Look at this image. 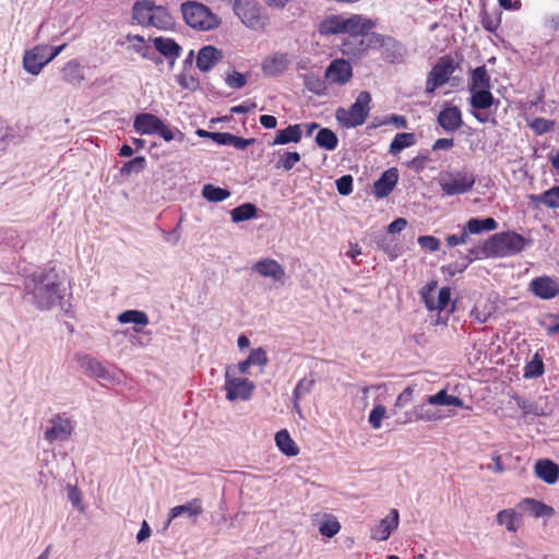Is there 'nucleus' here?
<instances>
[{"mask_svg": "<svg viewBox=\"0 0 559 559\" xmlns=\"http://www.w3.org/2000/svg\"><path fill=\"white\" fill-rule=\"evenodd\" d=\"M427 403L430 405H451L456 407H465L464 401L459 396L448 394L447 390H440L433 395L427 397Z\"/></svg>", "mask_w": 559, "mask_h": 559, "instance_id": "37", "label": "nucleus"}, {"mask_svg": "<svg viewBox=\"0 0 559 559\" xmlns=\"http://www.w3.org/2000/svg\"><path fill=\"white\" fill-rule=\"evenodd\" d=\"M498 224L492 217H487L484 219L479 218H471L463 226L467 235L479 234L484 230L491 231L497 228Z\"/></svg>", "mask_w": 559, "mask_h": 559, "instance_id": "34", "label": "nucleus"}, {"mask_svg": "<svg viewBox=\"0 0 559 559\" xmlns=\"http://www.w3.org/2000/svg\"><path fill=\"white\" fill-rule=\"evenodd\" d=\"M478 249L474 248L468 251V254L465 255L461 262H452L441 267L442 272L454 276L457 273H462L466 270L471 262L477 259Z\"/></svg>", "mask_w": 559, "mask_h": 559, "instance_id": "38", "label": "nucleus"}, {"mask_svg": "<svg viewBox=\"0 0 559 559\" xmlns=\"http://www.w3.org/2000/svg\"><path fill=\"white\" fill-rule=\"evenodd\" d=\"M302 136L300 124H290L285 129L278 130L272 142V145H284L290 142L298 143Z\"/></svg>", "mask_w": 559, "mask_h": 559, "instance_id": "30", "label": "nucleus"}, {"mask_svg": "<svg viewBox=\"0 0 559 559\" xmlns=\"http://www.w3.org/2000/svg\"><path fill=\"white\" fill-rule=\"evenodd\" d=\"M521 506L526 507L535 518L551 516L554 514V509L551 507L532 498H525L522 500Z\"/></svg>", "mask_w": 559, "mask_h": 559, "instance_id": "39", "label": "nucleus"}, {"mask_svg": "<svg viewBox=\"0 0 559 559\" xmlns=\"http://www.w3.org/2000/svg\"><path fill=\"white\" fill-rule=\"evenodd\" d=\"M176 133L182 139L183 134L179 130H173L162 121V126L158 127L156 134L163 138L166 142H170L175 139Z\"/></svg>", "mask_w": 559, "mask_h": 559, "instance_id": "60", "label": "nucleus"}, {"mask_svg": "<svg viewBox=\"0 0 559 559\" xmlns=\"http://www.w3.org/2000/svg\"><path fill=\"white\" fill-rule=\"evenodd\" d=\"M252 270L263 277H271L277 282H283L285 278L284 267L273 259L259 260L253 264Z\"/></svg>", "mask_w": 559, "mask_h": 559, "instance_id": "18", "label": "nucleus"}, {"mask_svg": "<svg viewBox=\"0 0 559 559\" xmlns=\"http://www.w3.org/2000/svg\"><path fill=\"white\" fill-rule=\"evenodd\" d=\"M469 92V104L476 110L489 109L495 103V97L490 90H474Z\"/></svg>", "mask_w": 559, "mask_h": 559, "instance_id": "32", "label": "nucleus"}, {"mask_svg": "<svg viewBox=\"0 0 559 559\" xmlns=\"http://www.w3.org/2000/svg\"><path fill=\"white\" fill-rule=\"evenodd\" d=\"M203 513L201 499L194 498L186 504L176 506L169 510L168 523L181 514H187L188 518L194 523L197 518Z\"/></svg>", "mask_w": 559, "mask_h": 559, "instance_id": "24", "label": "nucleus"}, {"mask_svg": "<svg viewBox=\"0 0 559 559\" xmlns=\"http://www.w3.org/2000/svg\"><path fill=\"white\" fill-rule=\"evenodd\" d=\"M440 419H442V416L438 411L427 408L424 404H420L413 407L409 418L405 421H437Z\"/></svg>", "mask_w": 559, "mask_h": 559, "instance_id": "35", "label": "nucleus"}, {"mask_svg": "<svg viewBox=\"0 0 559 559\" xmlns=\"http://www.w3.org/2000/svg\"><path fill=\"white\" fill-rule=\"evenodd\" d=\"M544 362L536 354L534 358L528 361L524 367V377L525 378H538L544 373Z\"/></svg>", "mask_w": 559, "mask_h": 559, "instance_id": "48", "label": "nucleus"}, {"mask_svg": "<svg viewBox=\"0 0 559 559\" xmlns=\"http://www.w3.org/2000/svg\"><path fill=\"white\" fill-rule=\"evenodd\" d=\"M235 14L250 29L263 31L269 25V15L255 0H242Z\"/></svg>", "mask_w": 559, "mask_h": 559, "instance_id": "7", "label": "nucleus"}, {"mask_svg": "<svg viewBox=\"0 0 559 559\" xmlns=\"http://www.w3.org/2000/svg\"><path fill=\"white\" fill-rule=\"evenodd\" d=\"M519 521V514L513 509H504L498 512L497 522L500 525H504L508 531H516V522Z\"/></svg>", "mask_w": 559, "mask_h": 559, "instance_id": "46", "label": "nucleus"}, {"mask_svg": "<svg viewBox=\"0 0 559 559\" xmlns=\"http://www.w3.org/2000/svg\"><path fill=\"white\" fill-rule=\"evenodd\" d=\"M257 213L258 209L254 204L243 203L231 210L230 215L234 223H240L255 217Z\"/></svg>", "mask_w": 559, "mask_h": 559, "instance_id": "41", "label": "nucleus"}, {"mask_svg": "<svg viewBox=\"0 0 559 559\" xmlns=\"http://www.w3.org/2000/svg\"><path fill=\"white\" fill-rule=\"evenodd\" d=\"M202 195L210 202H222L230 195V191L207 183L203 186Z\"/></svg>", "mask_w": 559, "mask_h": 559, "instance_id": "44", "label": "nucleus"}, {"mask_svg": "<svg viewBox=\"0 0 559 559\" xmlns=\"http://www.w3.org/2000/svg\"><path fill=\"white\" fill-rule=\"evenodd\" d=\"M399 180V171L396 168L385 170L381 177L373 183L372 193L376 198L382 199L388 197L395 188Z\"/></svg>", "mask_w": 559, "mask_h": 559, "instance_id": "14", "label": "nucleus"}, {"mask_svg": "<svg viewBox=\"0 0 559 559\" xmlns=\"http://www.w3.org/2000/svg\"><path fill=\"white\" fill-rule=\"evenodd\" d=\"M531 242L515 231H502L490 236L481 250L486 258H506L521 253Z\"/></svg>", "mask_w": 559, "mask_h": 559, "instance_id": "1", "label": "nucleus"}, {"mask_svg": "<svg viewBox=\"0 0 559 559\" xmlns=\"http://www.w3.org/2000/svg\"><path fill=\"white\" fill-rule=\"evenodd\" d=\"M555 122L545 118H535L531 123V129L536 134H544L554 129Z\"/></svg>", "mask_w": 559, "mask_h": 559, "instance_id": "52", "label": "nucleus"}, {"mask_svg": "<svg viewBox=\"0 0 559 559\" xmlns=\"http://www.w3.org/2000/svg\"><path fill=\"white\" fill-rule=\"evenodd\" d=\"M50 427L45 431V439L48 442L68 440L73 431L72 421L61 415H56L49 420Z\"/></svg>", "mask_w": 559, "mask_h": 559, "instance_id": "12", "label": "nucleus"}, {"mask_svg": "<svg viewBox=\"0 0 559 559\" xmlns=\"http://www.w3.org/2000/svg\"><path fill=\"white\" fill-rule=\"evenodd\" d=\"M75 360L86 374L96 378H104L106 369L96 358L87 354H76Z\"/></svg>", "mask_w": 559, "mask_h": 559, "instance_id": "26", "label": "nucleus"}, {"mask_svg": "<svg viewBox=\"0 0 559 559\" xmlns=\"http://www.w3.org/2000/svg\"><path fill=\"white\" fill-rule=\"evenodd\" d=\"M316 381L314 379H300L294 390V393H293V397H294V406L295 408L299 412L300 411V407H299V401L300 399L309 393L313 385H314Z\"/></svg>", "mask_w": 559, "mask_h": 559, "instance_id": "47", "label": "nucleus"}, {"mask_svg": "<svg viewBox=\"0 0 559 559\" xmlns=\"http://www.w3.org/2000/svg\"><path fill=\"white\" fill-rule=\"evenodd\" d=\"M548 319L549 323L545 324V330L548 336H554L559 334V313L558 314H549Z\"/></svg>", "mask_w": 559, "mask_h": 559, "instance_id": "64", "label": "nucleus"}, {"mask_svg": "<svg viewBox=\"0 0 559 559\" xmlns=\"http://www.w3.org/2000/svg\"><path fill=\"white\" fill-rule=\"evenodd\" d=\"M345 16L331 14L324 17L318 25V32L322 36L344 34Z\"/></svg>", "mask_w": 559, "mask_h": 559, "instance_id": "25", "label": "nucleus"}, {"mask_svg": "<svg viewBox=\"0 0 559 559\" xmlns=\"http://www.w3.org/2000/svg\"><path fill=\"white\" fill-rule=\"evenodd\" d=\"M152 40L154 48L170 62L180 57L182 48L173 38L158 36Z\"/></svg>", "mask_w": 559, "mask_h": 559, "instance_id": "22", "label": "nucleus"}, {"mask_svg": "<svg viewBox=\"0 0 559 559\" xmlns=\"http://www.w3.org/2000/svg\"><path fill=\"white\" fill-rule=\"evenodd\" d=\"M277 448L287 456H296L299 449L286 429L280 430L275 435Z\"/></svg>", "mask_w": 559, "mask_h": 559, "instance_id": "33", "label": "nucleus"}, {"mask_svg": "<svg viewBox=\"0 0 559 559\" xmlns=\"http://www.w3.org/2000/svg\"><path fill=\"white\" fill-rule=\"evenodd\" d=\"M305 86L307 87L308 91H310L317 95L324 94V92L326 90L324 81H322L320 78L312 75V74L305 76Z\"/></svg>", "mask_w": 559, "mask_h": 559, "instance_id": "50", "label": "nucleus"}, {"mask_svg": "<svg viewBox=\"0 0 559 559\" xmlns=\"http://www.w3.org/2000/svg\"><path fill=\"white\" fill-rule=\"evenodd\" d=\"M132 19L141 26L165 31L175 24L167 8L157 5L153 0H136L132 5Z\"/></svg>", "mask_w": 559, "mask_h": 559, "instance_id": "2", "label": "nucleus"}, {"mask_svg": "<svg viewBox=\"0 0 559 559\" xmlns=\"http://www.w3.org/2000/svg\"><path fill=\"white\" fill-rule=\"evenodd\" d=\"M414 389L412 386H407L403 390L402 393L399 394L395 401V407L403 408L407 404H409L413 400Z\"/></svg>", "mask_w": 559, "mask_h": 559, "instance_id": "61", "label": "nucleus"}, {"mask_svg": "<svg viewBox=\"0 0 559 559\" xmlns=\"http://www.w3.org/2000/svg\"><path fill=\"white\" fill-rule=\"evenodd\" d=\"M300 154L298 152H286L284 153L278 163L277 167H282L285 170H290L299 160Z\"/></svg>", "mask_w": 559, "mask_h": 559, "instance_id": "53", "label": "nucleus"}, {"mask_svg": "<svg viewBox=\"0 0 559 559\" xmlns=\"http://www.w3.org/2000/svg\"><path fill=\"white\" fill-rule=\"evenodd\" d=\"M527 199L535 209L544 205L548 209L557 210L559 209V186H555L539 194H530Z\"/></svg>", "mask_w": 559, "mask_h": 559, "instance_id": "20", "label": "nucleus"}, {"mask_svg": "<svg viewBox=\"0 0 559 559\" xmlns=\"http://www.w3.org/2000/svg\"><path fill=\"white\" fill-rule=\"evenodd\" d=\"M341 530V524L336 519L324 520L319 527L321 535L326 537L335 536Z\"/></svg>", "mask_w": 559, "mask_h": 559, "instance_id": "51", "label": "nucleus"}, {"mask_svg": "<svg viewBox=\"0 0 559 559\" xmlns=\"http://www.w3.org/2000/svg\"><path fill=\"white\" fill-rule=\"evenodd\" d=\"M211 138L219 145H228L234 146L238 150H245L249 145L255 142V139H243L237 135H234L228 132H213L209 133Z\"/></svg>", "mask_w": 559, "mask_h": 559, "instance_id": "27", "label": "nucleus"}, {"mask_svg": "<svg viewBox=\"0 0 559 559\" xmlns=\"http://www.w3.org/2000/svg\"><path fill=\"white\" fill-rule=\"evenodd\" d=\"M118 321L122 324L134 323L144 326L148 324V317L140 310H126L118 316Z\"/></svg>", "mask_w": 559, "mask_h": 559, "instance_id": "43", "label": "nucleus"}, {"mask_svg": "<svg viewBox=\"0 0 559 559\" xmlns=\"http://www.w3.org/2000/svg\"><path fill=\"white\" fill-rule=\"evenodd\" d=\"M337 192L342 195H348L353 191V177L344 175L336 180Z\"/></svg>", "mask_w": 559, "mask_h": 559, "instance_id": "59", "label": "nucleus"}, {"mask_svg": "<svg viewBox=\"0 0 559 559\" xmlns=\"http://www.w3.org/2000/svg\"><path fill=\"white\" fill-rule=\"evenodd\" d=\"M451 300V289L450 287H442L439 290L438 299L435 300L433 311L437 310L439 312L445 310Z\"/></svg>", "mask_w": 559, "mask_h": 559, "instance_id": "54", "label": "nucleus"}, {"mask_svg": "<svg viewBox=\"0 0 559 559\" xmlns=\"http://www.w3.org/2000/svg\"><path fill=\"white\" fill-rule=\"evenodd\" d=\"M371 95L367 91L358 94L356 100L349 108L338 107L335 118L345 128H356L367 120L370 112Z\"/></svg>", "mask_w": 559, "mask_h": 559, "instance_id": "4", "label": "nucleus"}, {"mask_svg": "<svg viewBox=\"0 0 559 559\" xmlns=\"http://www.w3.org/2000/svg\"><path fill=\"white\" fill-rule=\"evenodd\" d=\"M468 239H469V236L467 235V233L463 228L460 235H449L445 238V241H447V245L449 247L453 248V247L459 246V245L467 243Z\"/></svg>", "mask_w": 559, "mask_h": 559, "instance_id": "62", "label": "nucleus"}, {"mask_svg": "<svg viewBox=\"0 0 559 559\" xmlns=\"http://www.w3.org/2000/svg\"><path fill=\"white\" fill-rule=\"evenodd\" d=\"M60 73L62 81L73 86H79L85 79L84 69L76 59L66 62Z\"/></svg>", "mask_w": 559, "mask_h": 559, "instance_id": "21", "label": "nucleus"}, {"mask_svg": "<svg viewBox=\"0 0 559 559\" xmlns=\"http://www.w3.org/2000/svg\"><path fill=\"white\" fill-rule=\"evenodd\" d=\"M48 50H50L49 45H37L26 50L23 57L24 69L33 75L39 74L43 68L50 62L47 57Z\"/></svg>", "mask_w": 559, "mask_h": 559, "instance_id": "11", "label": "nucleus"}, {"mask_svg": "<svg viewBox=\"0 0 559 559\" xmlns=\"http://www.w3.org/2000/svg\"><path fill=\"white\" fill-rule=\"evenodd\" d=\"M531 289L542 299H551L559 294V284L549 276H540L531 282Z\"/></svg>", "mask_w": 559, "mask_h": 559, "instance_id": "15", "label": "nucleus"}, {"mask_svg": "<svg viewBox=\"0 0 559 559\" xmlns=\"http://www.w3.org/2000/svg\"><path fill=\"white\" fill-rule=\"evenodd\" d=\"M177 82L182 88H187V90H195L197 86L199 85L198 80H195L193 76L187 75V74L178 75Z\"/></svg>", "mask_w": 559, "mask_h": 559, "instance_id": "63", "label": "nucleus"}, {"mask_svg": "<svg viewBox=\"0 0 559 559\" xmlns=\"http://www.w3.org/2000/svg\"><path fill=\"white\" fill-rule=\"evenodd\" d=\"M162 126V120L153 114H139L133 121L134 130L140 134H156L158 127Z\"/></svg>", "mask_w": 559, "mask_h": 559, "instance_id": "23", "label": "nucleus"}, {"mask_svg": "<svg viewBox=\"0 0 559 559\" xmlns=\"http://www.w3.org/2000/svg\"><path fill=\"white\" fill-rule=\"evenodd\" d=\"M226 399L228 401L242 400L247 401L251 397L254 391L253 382L247 378L236 377L233 367L228 366L225 371V385Z\"/></svg>", "mask_w": 559, "mask_h": 559, "instance_id": "9", "label": "nucleus"}, {"mask_svg": "<svg viewBox=\"0 0 559 559\" xmlns=\"http://www.w3.org/2000/svg\"><path fill=\"white\" fill-rule=\"evenodd\" d=\"M436 288H437V282L431 281L428 284H426L420 290L421 299L425 302V306L429 311H433V306H435L433 292Z\"/></svg>", "mask_w": 559, "mask_h": 559, "instance_id": "49", "label": "nucleus"}, {"mask_svg": "<svg viewBox=\"0 0 559 559\" xmlns=\"http://www.w3.org/2000/svg\"><path fill=\"white\" fill-rule=\"evenodd\" d=\"M399 526V511L391 509L388 516L382 519L380 523L372 528L371 538L374 540H386L391 533Z\"/></svg>", "mask_w": 559, "mask_h": 559, "instance_id": "16", "label": "nucleus"}, {"mask_svg": "<svg viewBox=\"0 0 559 559\" xmlns=\"http://www.w3.org/2000/svg\"><path fill=\"white\" fill-rule=\"evenodd\" d=\"M438 122L447 132H455L463 124L460 108L456 106L443 108L438 115Z\"/></svg>", "mask_w": 559, "mask_h": 559, "instance_id": "19", "label": "nucleus"}, {"mask_svg": "<svg viewBox=\"0 0 559 559\" xmlns=\"http://www.w3.org/2000/svg\"><path fill=\"white\" fill-rule=\"evenodd\" d=\"M288 64L286 55L275 53L262 62V71L264 74L270 76H276L283 73Z\"/></svg>", "mask_w": 559, "mask_h": 559, "instance_id": "29", "label": "nucleus"}, {"mask_svg": "<svg viewBox=\"0 0 559 559\" xmlns=\"http://www.w3.org/2000/svg\"><path fill=\"white\" fill-rule=\"evenodd\" d=\"M223 59V52L214 46L202 47L197 56V68L202 72H209Z\"/></svg>", "mask_w": 559, "mask_h": 559, "instance_id": "17", "label": "nucleus"}, {"mask_svg": "<svg viewBox=\"0 0 559 559\" xmlns=\"http://www.w3.org/2000/svg\"><path fill=\"white\" fill-rule=\"evenodd\" d=\"M385 416V407L383 405L374 406L369 414V423L372 428L379 429L382 424V419Z\"/></svg>", "mask_w": 559, "mask_h": 559, "instance_id": "57", "label": "nucleus"}, {"mask_svg": "<svg viewBox=\"0 0 559 559\" xmlns=\"http://www.w3.org/2000/svg\"><path fill=\"white\" fill-rule=\"evenodd\" d=\"M535 473L547 484H555L559 478V466L550 460H538L535 463Z\"/></svg>", "mask_w": 559, "mask_h": 559, "instance_id": "28", "label": "nucleus"}, {"mask_svg": "<svg viewBox=\"0 0 559 559\" xmlns=\"http://www.w3.org/2000/svg\"><path fill=\"white\" fill-rule=\"evenodd\" d=\"M180 11L186 24L195 31H213L222 23L217 14L213 13L209 7L198 1L182 2Z\"/></svg>", "mask_w": 559, "mask_h": 559, "instance_id": "3", "label": "nucleus"}, {"mask_svg": "<svg viewBox=\"0 0 559 559\" xmlns=\"http://www.w3.org/2000/svg\"><path fill=\"white\" fill-rule=\"evenodd\" d=\"M147 162L144 156H136L133 159L123 164L120 168V175L122 177H129L131 174H139L146 168Z\"/></svg>", "mask_w": 559, "mask_h": 559, "instance_id": "45", "label": "nucleus"}, {"mask_svg": "<svg viewBox=\"0 0 559 559\" xmlns=\"http://www.w3.org/2000/svg\"><path fill=\"white\" fill-rule=\"evenodd\" d=\"M324 78L330 84L345 85L353 78V67L348 60L337 58L328 66Z\"/></svg>", "mask_w": 559, "mask_h": 559, "instance_id": "10", "label": "nucleus"}, {"mask_svg": "<svg viewBox=\"0 0 559 559\" xmlns=\"http://www.w3.org/2000/svg\"><path fill=\"white\" fill-rule=\"evenodd\" d=\"M511 397L515 402L516 406L522 411L524 417H542L547 415L544 407L539 406L536 401L524 399L518 394H513Z\"/></svg>", "mask_w": 559, "mask_h": 559, "instance_id": "31", "label": "nucleus"}, {"mask_svg": "<svg viewBox=\"0 0 559 559\" xmlns=\"http://www.w3.org/2000/svg\"><path fill=\"white\" fill-rule=\"evenodd\" d=\"M491 81L485 66L477 67L471 75L469 91L490 90Z\"/></svg>", "mask_w": 559, "mask_h": 559, "instance_id": "36", "label": "nucleus"}, {"mask_svg": "<svg viewBox=\"0 0 559 559\" xmlns=\"http://www.w3.org/2000/svg\"><path fill=\"white\" fill-rule=\"evenodd\" d=\"M376 21L362 14H352L345 16L344 34H348L352 38L364 37L376 27Z\"/></svg>", "mask_w": 559, "mask_h": 559, "instance_id": "13", "label": "nucleus"}, {"mask_svg": "<svg viewBox=\"0 0 559 559\" xmlns=\"http://www.w3.org/2000/svg\"><path fill=\"white\" fill-rule=\"evenodd\" d=\"M417 241L423 249L430 252H436L440 249V240L435 236H419Z\"/></svg>", "mask_w": 559, "mask_h": 559, "instance_id": "58", "label": "nucleus"}, {"mask_svg": "<svg viewBox=\"0 0 559 559\" xmlns=\"http://www.w3.org/2000/svg\"><path fill=\"white\" fill-rule=\"evenodd\" d=\"M416 138L414 133H397L390 144L389 152L395 155L406 147L414 145Z\"/></svg>", "mask_w": 559, "mask_h": 559, "instance_id": "42", "label": "nucleus"}, {"mask_svg": "<svg viewBox=\"0 0 559 559\" xmlns=\"http://www.w3.org/2000/svg\"><path fill=\"white\" fill-rule=\"evenodd\" d=\"M316 143L318 146L328 151H333L337 147L338 139L337 135L330 129L323 128L319 130L316 135Z\"/></svg>", "mask_w": 559, "mask_h": 559, "instance_id": "40", "label": "nucleus"}, {"mask_svg": "<svg viewBox=\"0 0 559 559\" xmlns=\"http://www.w3.org/2000/svg\"><path fill=\"white\" fill-rule=\"evenodd\" d=\"M247 360L250 362L251 366L258 365L261 368H263L264 366H266L269 359L265 350L259 347L251 350V353L247 357Z\"/></svg>", "mask_w": 559, "mask_h": 559, "instance_id": "55", "label": "nucleus"}, {"mask_svg": "<svg viewBox=\"0 0 559 559\" xmlns=\"http://www.w3.org/2000/svg\"><path fill=\"white\" fill-rule=\"evenodd\" d=\"M475 181V176L472 173L462 170L444 171L440 175L439 186L443 195L451 197L469 192Z\"/></svg>", "mask_w": 559, "mask_h": 559, "instance_id": "6", "label": "nucleus"}, {"mask_svg": "<svg viewBox=\"0 0 559 559\" xmlns=\"http://www.w3.org/2000/svg\"><path fill=\"white\" fill-rule=\"evenodd\" d=\"M33 295L39 309H50L62 299L61 283L56 275H41L35 284Z\"/></svg>", "mask_w": 559, "mask_h": 559, "instance_id": "5", "label": "nucleus"}, {"mask_svg": "<svg viewBox=\"0 0 559 559\" xmlns=\"http://www.w3.org/2000/svg\"><path fill=\"white\" fill-rule=\"evenodd\" d=\"M453 57L447 55L441 57L432 67L426 80V92L433 93L438 87L445 84L457 68Z\"/></svg>", "mask_w": 559, "mask_h": 559, "instance_id": "8", "label": "nucleus"}, {"mask_svg": "<svg viewBox=\"0 0 559 559\" xmlns=\"http://www.w3.org/2000/svg\"><path fill=\"white\" fill-rule=\"evenodd\" d=\"M225 82L230 88H242L247 84V76L240 72L233 71L227 74Z\"/></svg>", "mask_w": 559, "mask_h": 559, "instance_id": "56", "label": "nucleus"}]
</instances>
